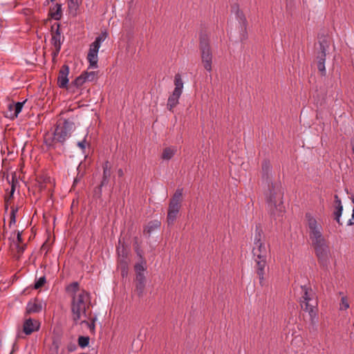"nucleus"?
I'll return each instance as SVG.
<instances>
[{
  "instance_id": "f257e3e1",
  "label": "nucleus",
  "mask_w": 354,
  "mask_h": 354,
  "mask_svg": "<svg viewBox=\"0 0 354 354\" xmlns=\"http://www.w3.org/2000/svg\"><path fill=\"white\" fill-rule=\"evenodd\" d=\"M262 234V230L257 226L253 243L252 258L260 282L263 280L268 263L267 259L270 253L269 245L261 241Z\"/></svg>"
},
{
  "instance_id": "f03ea898",
  "label": "nucleus",
  "mask_w": 354,
  "mask_h": 354,
  "mask_svg": "<svg viewBox=\"0 0 354 354\" xmlns=\"http://www.w3.org/2000/svg\"><path fill=\"white\" fill-rule=\"evenodd\" d=\"M272 166L269 161L264 160L262 164V179L268 183V192L266 193V201L271 207H274L276 211H279L277 216H279L283 212V206L282 203L278 205L277 198H280L282 195L281 185L275 183L273 184L271 180Z\"/></svg>"
},
{
  "instance_id": "7ed1b4c3",
  "label": "nucleus",
  "mask_w": 354,
  "mask_h": 354,
  "mask_svg": "<svg viewBox=\"0 0 354 354\" xmlns=\"http://www.w3.org/2000/svg\"><path fill=\"white\" fill-rule=\"evenodd\" d=\"M90 305V295L87 292L81 290L78 294L71 295V308L75 324H79L82 319H89L88 310Z\"/></svg>"
},
{
  "instance_id": "20e7f679",
  "label": "nucleus",
  "mask_w": 354,
  "mask_h": 354,
  "mask_svg": "<svg viewBox=\"0 0 354 354\" xmlns=\"http://www.w3.org/2000/svg\"><path fill=\"white\" fill-rule=\"evenodd\" d=\"M301 289L302 294L300 298L301 307L304 311L308 313L311 324L315 326L318 321L317 297L315 291L308 286H301Z\"/></svg>"
},
{
  "instance_id": "39448f33",
  "label": "nucleus",
  "mask_w": 354,
  "mask_h": 354,
  "mask_svg": "<svg viewBox=\"0 0 354 354\" xmlns=\"http://www.w3.org/2000/svg\"><path fill=\"white\" fill-rule=\"evenodd\" d=\"M183 192V188H178L170 201L167 213V222L169 225L174 223L179 213Z\"/></svg>"
},
{
  "instance_id": "423d86ee",
  "label": "nucleus",
  "mask_w": 354,
  "mask_h": 354,
  "mask_svg": "<svg viewBox=\"0 0 354 354\" xmlns=\"http://www.w3.org/2000/svg\"><path fill=\"white\" fill-rule=\"evenodd\" d=\"M106 32H103L100 35H98L95 38V41L90 45L89 50L87 55V59L89 62L90 68H97V53L102 43L106 39Z\"/></svg>"
},
{
  "instance_id": "0eeeda50",
  "label": "nucleus",
  "mask_w": 354,
  "mask_h": 354,
  "mask_svg": "<svg viewBox=\"0 0 354 354\" xmlns=\"http://www.w3.org/2000/svg\"><path fill=\"white\" fill-rule=\"evenodd\" d=\"M200 49L201 51V61L204 68L208 72L212 71V53L207 39L201 37L200 39Z\"/></svg>"
},
{
  "instance_id": "6e6552de",
  "label": "nucleus",
  "mask_w": 354,
  "mask_h": 354,
  "mask_svg": "<svg viewBox=\"0 0 354 354\" xmlns=\"http://www.w3.org/2000/svg\"><path fill=\"white\" fill-rule=\"evenodd\" d=\"M73 128V122L65 120L63 124L57 126L54 133V139L60 143H64L71 136Z\"/></svg>"
},
{
  "instance_id": "1a4fd4ad",
  "label": "nucleus",
  "mask_w": 354,
  "mask_h": 354,
  "mask_svg": "<svg viewBox=\"0 0 354 354\" xmlns=\"http://www.w3.org/2000/svg\"><path fill=\"white\" fill-rule=\"evenodd\" d=\"M305 217L309 237L323 234L322 224L317 221V218L311 213H306Z\"/></svg>"
},
{
  "instance_id": "9d476101",
  "label": "nucleus",
  "mask_w": 354,
  "mask_h": 354,
  "mask_svg": "<svg viewBox=\"0 0 354 354\" xmlns=\"http://www.w3.org/2000/svg\"><path fill=\"white\" fill-rule=\"evenodd\" d=\"M26 102V100L15 103L13 101L7 98L5 102L7 109L3 112L4 117L10 120H14L17 118Z\"/></svg>"
},
{
  "instance_id": "9b49d317",
  "label": "nucleus",
  "mask_w": 354,
  "mask_h": 354,
  "mask_svg": "<svg viewBox=\"0 0 354 354\" xmlns=\"http://www.w3.org/2000/svg\"><path fill=\"white\" fill-rule=\"evenodd\" d=\"M315 254L319 263L324 267H327L329 262L330 248L327 242L325 241L314 247Z\"/></svg>"
},
{
  "instance_id": "f8f14e48",
  "label": "nucleus",
  "mask_w": 354,
  "mask_h": 354,
  "mask_svg": "<svg viewBox=\"0 0 354 354\" xmlns=\"http://www.w3.org/2000/svg\"><path fill=\"white\" fill-rule=\"evenodd\" d=\"M328 48V46L326 41L323 40L319 42V52L317 55V68L322 74L326 73L325 62Z\"/></svg>"
},
{
  "instance_id": "ddd939ff",
  "label": "nucleus",
  "mask_w": 354,
  "mask_h": 354,
  "mask_svg": "<svg viewBox=\"0 0 354 354\" xmlns=\"http://www.w3.org/2000/svg\"><path fill=\"white\" fill-rule=\"evenodd\" d=\"M69 74V67L64 64L62 66L59 76L57 78V84L60 88H66L68 84L69 80L68 78Z\"/></svg>"
},
{
  "instance_id": "4468645a",
  "label": "nucleus",
  "mask_w": 354,
  "mask_h": 354,
  "mask_svg": "<svg viewBox=\"0 0 354 354\" xmlns=\"http://www.w3.org/2000/svg\"><path fill=\"white\" fill-rule=\"evenodd\" d=\"M51 43L55 48L54 56L59 54L62 42L61 41V32L59 25H57V29L52 35Z\"/></svg>"
},
{
  "instance_id": "2eb2a0df",
  "label": "nucleus",
  "mask_w": 354,
  "mask_h": 354,
  "mask_svg": "<svg viewBox=\"0 0 354 354\" xmlns=\"http://www.w3.org/2000/svg\"><path fill=\"white\" fill-rule=\"evenodd\" d=\"M43 308L42 303L39 299H35L30 301L27 304L26 311L28 313H37L41 311Z\"/></svg>"
},
{
  "instance_id": "dca6fc26",
  "label": "nucleus",
  "mask_w": 354,
  "mask_h": 354,
  "mask_svg": "<svg viewBox=\"0 0 354 354\" xmlns=\"http://www.w3.org/2000/svg\"><path fill=\"white\" fill-rule=\"evenodd\" d=\"M236 17L239 21L241 26V31L243 32L241 35V39H245L246 38V19L242 12H240L236 8Z\"/></svg>"
},
{
  "instance_id": "f3484780",
  "label": "nucleus",
  "mask_w": 354,
  "mask_h": 354,
  "mask_svg": "<svg viewBox=\"0 0 354 354\" xmlns=\"http://www.w3.org/2000/svg\"><path fill=\"white\" fill-rule=\"evenodd\" d=\"M136 290L139 295L142 294L144 288L145 286V273H136Z\"/></svg>"
},
{
  "instance_id": "a211bd4d",
  "label": "nucleus",
  "mask_w": 354,
  "mask_h": 354,
  "mask_svg": "<svg viewBox=\"0 0 354 354\" xmlns=\"http://www.w3.org/2000/svg\"><path fill=\"white\" fill-rule=\"evenodd\" d=\"M39 328L37 322H34L32 319H27L24 324V332L26 335H30Z\"/></svg>"
},
{
  "instance_id": "6ab92c4d",
  "label": "nucleus",
  "mask_w": 354,
  "mask_h": 354,
  "mask_svg": "<svg viewBox=\"0 0 354 354\" xmlns=\"http://www.w3.org/2000/svg\"><path fill=\"white\" fill-rule=\"evenodd\" d=\"M111 167L109 162L106 161L103 165V177L100 184V187H103L108 183L111 174Z\"/></svg>"
},
{
  "instance_id": "aec40b11",
  "label": "nucleus",
  "mask_w": 354,
  "mask_h": 354,
  "mask_svg": "<svg viewBox=\"0 0 354 354\" xmlns=\"http://www.w3.org/2000/svg\"><path fill=\"white\" fill-rule=\"evenodd\" d=\"M180 95V93L173 91L172 94L169 97L167 106L169 111H172L173 108L178 104Z\"/></svg>"
},
{
  "instance_id": "412c9836",
  "label": "nucleus",
  "mask_w": 354,
  "mask_h": 354,
  "mask_svg": "<svg viewBox=\"0 0 354 354\" xmlns=\"http://www.w3.org/2000/svg\"><path fill=\"white\" fill-rule=\"evenodd\" d=\"M83 0H68V8L69 12L75 16L77 15V10L82 3Z\"/></svg>"
},
{
  "instance_id": "4be33fe9",
  "label": "nucleus",
  "mask_w": 354,
  "mask_h": 354,
  "mask_svg": "<svg viewBox=\"0 0 354 354\" xmlns=\"http://www.w3.org/2000/svg\"><path fill=\"white\" fill-rule=\"evenodd\" d=\"M50 15L53 19L59 20L62 16V4L56 3L50 10Z\"/></svg>"
},
{
  "instance_id": "5701e85b",
  "label": "nucleus",
  "mask_w": 354,
  "mask_h": 354,
  "mask_svg": "<svg viewBox=\"0 0 354 354\" xmlns=\"http://www.w3.org/2000/svg\"><path fill=\"white\" fill-rule=\"evenodd\" d=\"M174 84L175 88L174 92L182 94L183 88V82L181 79V76L180 74H176L174 77Z\"/></svg>"
},
{
  "instance_id": "b1692460",
  "label": "nucleus",
  "mask_w": 354,
  "mask_h": 354,
  "mask_svg": "<svg viewBox=\"0 0 354 354\" xmlns=\"http://www.w3.org/2000/svg\"><path fill=\"white\" fill-rule=\"evenodd\" d=\"M176 149L174 147L165 148L162 153V158L165 160H169L175 154Z\"/></svg>"
},
{
  "instance_id": "393cba45",
  "label": "nucleus",
  "mask_w": 354,
  "mask_h": 354,
  "mask_svg": "<svg viewBox=\"0 0 354 354\" xmlns=\"http://www.w3.org/2000/svg\"><path fill=\"white\" fill-rule=\"evenodd\" d=\"M309 239L311 241V244L313 248L326 241L323 234H322L320 235L310 236V237H309Z\"/></svg>"
},
{
  "instance_id": "a878e982",
  "label": "nucleus",
  "mask_w": 354,
  "mask_h": 354,
  "mask_svg": "<svg viewBox=\"0 0 354 354\" xmlns=\"http://www.w3.org/2000/svg\"><path fill=\"white\" fill-rule=\"evenodd\" d=\"M136 273H145L146 270V262L141 257L140 261L136 263L134 266Z\"/></svg>"
},
{
  "instance_id": "bb28decb",
  "label": "nucleus",
  "mask_w": 354,
  "mask_h": 354,
  "mask_svg": "<svg viewBox=\"0 0 354 354\" xmlns=\"http://www.w3.org/2000/svg\"><path fill=\"white\" fill-rule=\"evenodd\" d=\"M79 283L77 282H73L66 288V291L68 292L72 293V295L74 294H78L80 291H79Z\"/></svg>"
},
{
  "instance_id": "cd10ccee",
  "label": "nucleus",
  "mask_w": 354,
  "mask_h": 354,
  "mask_svg": "<svg viewBox=\"0 0 354 354\" xmlns=\"http://www.w3.org/2000/svg\"><path fill=\"white\" fill-rule=\"evenodd\" d=\"M160 222L156 220L151 222H149L147 226V230L149 234H151L155 229L160 227Z\"/></svg>"
},
{
  "instance_id": "c85d7f7f",
  "label": "nucleus",
  "mask_w": 354,
  "mask_h": 354,
  "mask_svg": "<svg viewBox=\"0 0 354 354\" xmlns=\"http://www.w3.org/2000/svg\"><path fill=\"white\" fill-rule=\"evenodd\" d=\"M90 338L87 336H80L78 338V344L81 348H85L89 344Z\"/></svg>"
},
{
  "instance_id": "c756f323",
  "label": "nucleus",
  "mask_w": 354,
  "mask_h": 354,
  "mask_svg": "<svg viewBox=\"0 0 354 354\" xmlns=\"http://www.w3.org/2000/svg\"><path fill=\"white\" fill-rule=\"evenodd\" d=\"M349 308V303L346 297H342L339 303V310H344Z\"/></svg>"
},
{
  "instance_id": "7c9ffc66",
  "label": "nucleus",
  "mask_w": 354,
  "mask_h": 354,
  "mask_svg": "<svg viewBox=\"0 0 354 354\" xmlns=\"http://www.w3.org/2000/svg\"><path fill=\"white\" fill-rule=\"evenodd\" d=\"M17 212V209L12 207L10 214V226H11L12 224H15Z\"/></svg>"
},
{
  "instance_id": "2f4dec72",
  "label": "nucleus",
  "mask_w": 354,
  "mask_h": 354,
  "mask_svg": "<svg viewBox=\"0 0 354 354\" xmlns=\"http://www.w3.org/2000/svg\"><path fill=\"white\" fill-rule=\"evenodd\" d=\"M83 324L86 325L91 331H94V330H95L94 321L93 322L90 323L88 321H86V319H82L80 321L79 324Z\"/></svg>"
},
{
  "instance_id": "473e14b6",
  "label": "nucleus",
  "mask_w": 354,
  "mask_h": 354,
  "mask_svg": "<svg viewBox=\"0 0 354 354\" xmlns=\"http://www.w3.org/2000/svg\"><path fill=\"white\" fill-rule=\"evenodd\" d=\"M86 81L91 82L93 81L95 78L96 73L95 72H85L83 73Z\"/></svg>"
},
{
  "instance_id": "72a5a7b5",
  "label": "nucleus",
  "mask_w": 354,
  "mask_h": 354,
  "mask_svg": "<svg viewBox=\"0 0 354 354\" xmlns=\"http://www.w3.org/2000/svg\"><path fill=\"white\" fill-rule=\"evenodd\" d=\"M84 78H85V77H84V74L82 73L81 75H80L78 77H77L75 80V81H74L75 84L77 86H81L85 82H86V80Z\"/></svg>"
},
{
  "instance_id": "f704fd0d",
  "label": "nucleus",
  "mask_w": 354,
  "mask_h": 354,
  "mask_svg": "<svg viewBox=\"0 0 354 354\" xmlns=\"http://www.w3.org/2000/svg\"><path fill=\"white\" fill-rule=\"evenodd\" d=\"M46 283V278L45 277H39L35 283V288L38 289L44 286V284Z\"/></svg>"
},
{
  "instance_id": "c9c22d12",
  "label": "nucleus",
  "mask_w": 354,
  "mask_h": 354,
  "mask_svg": "<svg viewBox=\"0 0 354 354\" xmlns=\"http://www.w3.org/2000/svg\"><path fill=\"white\" fill-rule=\"evenodd\" d=\"M342 212L339 211V210H335L334 211V216H335V219L337 221V222L342 225V223H340V217L342 216Z\"/></svg>"
},
{
  "instance_id": "e433bc0d",
  "label": "nucleus",
  "mask_w": 354,
  "mask_h": 354,
  "mask_svg": "<svg viewBox=\"0 0 354 354\" xmlns=\"http://www.w3.org/2000/svg\"><path fill=\"white\" fill-rule=\"evenodd\" d=\"M77 146L82 150H84L86 147V140L84 139L83 140L77 142Z\"/></svg>"
},
{
  "instance_id": "4c0bfd02",
  "label": "nucleus",
  "mask_w": 354,
  "mask_h": 354,
  "mask_svg": "<svg viewBox=\"0 0 354 354\" xmlns=\"http://www.w3.org/2000/svg\"><path fill=\"white\" fill-rule=\"evenodd\" d=\"M353 224H354V209H353L351 218L348 221V223H347L348 225H352Z\"/></svg>"
},
{
  "instance_id": "58836bf2",
  "label": "nucleus",
  "mask_w": 354,
  "mask_h": 354,
  "mask_svg": "<svg viewBox=\"0 0 354 354\" xmlns=\"http://www.w3.org/2000/svg\"><path fill=\"white\" fill-rule=\"evenodd\" d=\"M15 190V186L14 184V181L12 180V185H11V189H10V195L12 196Z\"/></svg>"
},
{
  "instance_id": "ea45409f",
  "label": "nucleus",
  "mask_w": 354,
  "mask_h": 354,
  "mask_svg": "<svg viewBox=\"0 0 354 354\" xmlns=\"http://www.w3.org/2000/svg\"><path fill=\"white\" fill-rule=\"evenodd\" d=\"M334 198H335V203H342L340 198L338 197L337 195H335Z\"/></svg>"
},
{
  "instance_id": "a19ab883",
  "label": "nucleus",
  "mask_w": 354,
  "mask_h": 354,
  "mask_svg": "<svg viewBox=\"0 0 354 354\" xmlns=\"http://www.w3.org/2000/svg\"><path fill=\"white\" fill-rule=\"evenodd\" d=\"M335 209L336 210H339L341 212L343 211V206H342V203H339V207H335Z\"/></svg>"
},
{
  "instance_id": "79ce46f5",
  "label": "nucleus",
  "mask_w": 354,
  "mask_h": 354,
  "mask_svg": "<svg viewBox=\"0 0 354 354\" xmlns=\"http://www.w3.org/2000/svg\"><path fill=\"white\" fill-rule=\"evenodd\" d=\"M17 239L19 242L21 241V234L19 232L17 234Z\"/></svg>"
},
{
  "instance_id": "37998d69",
  "label": "nucleus",
  "mask_w": 354,
  "mask_h": 354,
  "mask_svg": "<svg viewBox=\"0 0 354 354\" xmlns=\"http://www.w3.org/2000/svg\"><path fill=\"white\" fill-rule=\"evenodd\" d=\"M118 174L119 176H122L124 175V172H123V170L122 169H119L118 170Z\"/></svg>"
},
{
  "instance_id": "c03bdc74",
  "label": "nucleus",
  "mask_w": 354,
  "mask_h": 354,
  "mask_svg": "<svg viewBox=\"0 0 354 354\" xmlns=\"http://www.w3.org/2000/svg\"><path fill=\"white\" fill-rule=\"evenodd\" d=\"M351 147H352V151L354 154V139H352L351 141Z\"/></svg>"
},
{
  "instance_id": "a18cd8bd",
  "label": "nucleus",
  "mask_w": 354,
  "mask_h": 354,
  "mask_svg": "<svg viewBox=\"0 0 354 354\" xmlns=\"http://www.w3.org/2000/svg\"><path fill=\"white\" fill-rule=\"evenodd\" d=\"M335 203V207H339V203Z\"/></svg>"
},
{
  "instance_id": "49530a36",
  "label": "nucleus",
  "mask_w": 354,
  "mask_h": 354,
  "mask_svg": "<svg viewBox=\"0 0 354 354\" xmlns=\"http://www.w3.org/2000/svg\"><path fill=\"white\" fill-rule=\"evenodd\" d=\"M272 214H273L274 215H276V214H277V212H274V210H272Z\"/></svg>"
},
{
  "instance_id": "de8ad7c7",
  "label": "nucleus",
  "mask_w": 354,
  "mask_h": 354,
  "mask_svg": "<svg viewBox=\"0 0 354 354\" xmlns=\"http://www.w3.org/2000/svg\"><path fill=\"white\" fill-rule=\"evenodd\" d=\"M1 153L3 152V144L1 143Z\"/></svg>"
},
{
  "instance_id": "09e8293b",
  "label": "nucleus",
  "mask_w": 354,
  "mask_h": 354,
  "mask_svg": "<svg viewBox=\"0 0 354 354\" xmlns=\"http://www.w3.org/2000/svg\"><path fill=\"white\" fill-rule=\"evenodd\" d=\"M120 248H118V253L120 254Z\"/></svg>"
},
{
  "instance_id": "8fccbe9b",
  "label": "nucleus",
  "mask_w": 354,
  "mask_h": 354,
  "mask_svg": "<svg viewBox=\"0 0 354 354\" xmlns=\"http://www.w3.org/2000/svg\"><path fill=\"white\" fill-rule=\"evenodd\" d=\"M7 182H8V183H10V181H9V180H8V178H7Z\"/></svg>"
},
{
  "instance_id": "3c124183",
  "label": "nucleus",
  "mask_w": 354,
  "mask_h": 354,
  "mask_svg": "<svg viewBox=\"0 0 354 354\" xmlns=\"http://www.w3.org/2000/svg\"><path fill=\"white\" fill-rule=\"evenodd\" d=\"M55 1V0H50V1H51V2H53V1Z\"/></svg>"
}]
</instances>
